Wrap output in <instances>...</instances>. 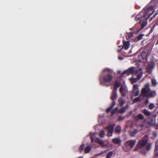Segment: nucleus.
I'll list each match as a JSON object with an SVG mask.
<instances>
[{
	"mask_svg": "<svg viewBox=\"0 0 158 158\" xmlns=\"http://www.w3.org/2000/svg\"><path fill=\"white\" fill-rule=\"evenodd\" d=\"M156 44H158V40H157V42H156Z\"/></svg>",
	"mask_w": 158,
	"mask_h": 158,
	"instance_id": "09e8293b",
	"label": "nucleus"
},
{
	"mask_svg": "<svg viewBox=\"0 0 158 158\" xmlns=\"http://www.w3.org/2000/svg\"><path fill=\"white\" fill-rule=\"evenodd\" d=\"M144 35H143V34H140V35H139L138 36V40H141L142 39V38L143 36Z\"/></svg>",
	"mask_w": 158,
	"mask_h": 158,
	"instance_id": "ea45409f",
	"label": "nucleus"
},
{
	"mask_svg": "<svg viewBox=\"0 0 158 158\" xmlns=\"http://www.w3.org/2000/svg\"><path fill=\"white\" fill-rule=\"evenodd\" d=\"M125 108L126 109L128 108V105H127L125 107Z\"/></svg>",
	"mask_w": 158,
	"mask_h": 158,
	"instance_id": "de8ad7c7",
	"label": "nucleus"
},
{
	"mask_svg": "<svg viewBox=\"0 0 158 158\" xmlns=\"http://www.w3.org/2000/svg\"><path fill=\"white\" fill-rule=\"evenodd\" d=\"M118 59L120 60H122L123 59V58L121 56H118Z\"/></svg>",
	"mask_w": 158,
	"mask_h": 158,
	"instance_id": "c03bdc74",
	"label": "nucleus"
},
{
	"mask_svg": "<svg viewBox=\"0 0 158 158\" xmlns=\"http://www.w3.org/2000/svg\"><path fill=\"white\" fill-rule=\"evenodd\" d=\"M115 124H110L106 129L108 130L107 135L108 136H111L114 130Z\"/></svg>",
	"mask_w": 158,
	"mask_h": 158,
	"instance_id": "0eeeda50",
	"label": "nucleus"
},
{
	"mask_svg": "<svg viewBox=\"0 0 158 158\" xmlns=\"http://www.w3.org/2000/svg\"><path fill=\"white\" fill-rule=\"evenodd\" d=\"M126 110V109L124 107H123L118 110V111L120 113H123L125 112Z\"/></svg>",
	"mask_w": 158,
	"mask_h": 158,
	"instance_id": "c756f323",
	"label": "nucleus"
},
{
	"mask_svg": "<svg viewBox=\"0 0 158 158\" xmlns=\"http://www.w3.org/2000/svg\"><path fill=\"white\" fill-rule=\"evenodd\" d=\"M139 70H137L135 67H132L129 68L123 73V74H126L129 75L131 74H136L138 73Z\"/></svg>",
	"mask_w": 158,
	"mask_h": 158,
	"instance_id": "423d86ee",
	"label": "nucleus"
},
{
	"mask_svg": "<svg viewBox=\"0 0 158 158\" xmlns=\"http://www.w3.org/2000/svg\"><path fill=\"white\" fill-rule=\"evenodd\" d=\"M151 148V144L150 143H148L146 146V149L147 150H150Z\"/></svg>",
	"mask_w": 158,
	"mask_h": 158,
	"instance_id": "e433bc0d",
	"label": "nucleus"
},
{
	"mask_svg": "<svg viewBox=\"0 0 158 158\" xmlns=\"http://www.w3.org/2000/svg\"><path fill=\"white\" fill-rule=\"evenodd\" d=\"M118 108L117 107H115L114 109L112 111L111 115L112 116L114 115V114L118 110Z\"/></svg>",
	"mask_w": 158,
	"mask_h": 158,
	"instance_id": "2f4dec72",
	"label": "nucleus"
},
{
	"mask_svg": "<svg viewBox=\"0 0 158 158\" xmlns=\"http://www.w3.org/2000/svg\"><path fill=\"white\" fill-rule=\"evenodd\" d=\"M147 24V20L145 19V20L143 22L141 28L139 29V31L141 30V29H143Z\"/></svg>",
	"mask_w": 158,
	"mask_h": 158,
	"instance_id": "5701e85b",
	"label": "nucleus"
},
{
	"mask_svg": "<svg viewBox=\"0 0 158 158\" xmlns=\"http://www.w3.org/2000/svg\"><path fill=\"white\" fill-rule=\"evenodd\" d=\"M154 6H152L150 4V3L148 4L146 6L144 7L143 10H155Z\"/></svg>",
	"mask_w": 158,
	"mask_h": 158,
	"instance_id": "dca6fc26",
	"label": "nucleus"
},
{
	"mask_svg": "<svg viewBox=\"0 0 158 158\" xmlns=\"http://www.w3.org/2000/svg\"><path fill=\"white\" fill-rule=\"evenodd\" d=\"M139 89L133 90V94L135 96H137L139 95Z\"/></svg>",
	"mask_w": 158,
	"mask_h": 158,
	"instance_id": "cd10ccee",
	"label": "nucleus"
},
{
	"mask_svg": "<svg viewBox=\"0 0 158 158\" xmlns=\"http://www.w3.org/2000/svg\"><path fill=\"white\" fill-rule=\"evenodd\" d=\"M121 130V127L120 126H117L115 130V132L116 133H120Z\"/></svg>",
	"mask_w": 158,
	"mask_h": 158,
	"instance_id": "a878e982",
	"label": "nucleus"
},
{
	"mask_svg": "<svg viewBox=\"0 0 158 158\" xmlns=\"http://www.w3.org/2000/svg\"><path fill=\"white\" fill-rule=\"evenodd\" d=\"M90 139L91 140V141L92 142H94L95 143H99V142H100L101 140H100L99 138H94L92 137H90Z\"/></svg>",
	"mask_w": 158,
	"mask_h": 158,
	"instance_id": "6ab92c4d",
	"label": "nucleus"
},
{
	"mask_svg": "<svg viewBox=\"0 0 158 158\" xmlns=\"http://www.w3.org/2000/svg\"><path fill=\"white\" fill-rule=\"evenodd\" d=\"M85 147V145L83 143L81 144L79 148V150L80 152H81L84 149V148Z\"/></svg>",
	"mask_w": 158,
	"mask_h": 158,
	"instance_id": "7c9ffc66",
	"label": "nucleus"
},
{
	"mask_svg": "<svg viewBox=\"0 0 158 158\" xmlns=\"http://www.w3.org/2000/svg\"><path fill=\"white\" fill-rule=\"evenodd\" d=\"M103 72H106L107 73V74L105 75L103 77V82L102 83L101 82V84H105L106 83H110L112 80L113 78V76L111 75V73L112 71L109 69L106 68L103 70Z\"/></svg>",
	"mask_w": 158,
	"mask_h": 158,
	"instance_id": "f03ea898",
	"label": "nucleus"
},
{
	"mask_svg": "<svg viewBox=\"0 0 158 158\" xmlns=\"http://www.w3.org/2000/svg\"><path fill=\"white\" fill-rule=\"evenodd\" d=\"M157 113H158V112H157Z\"/></svg>",
	"mask_w": 158,
	"mask_h": 158,
	"instance_id": "864d4df0",
	"label": "nucleus"
},
{
	"mask_svg": "<svg viewBox=\"0 0 158 158\" xmlns=\"http://www.w3.org/2000/svg\"><path fill=\"white\" fill-rule=\"evenodd\" d=\"M134 118L136 121L139 122L140 120H142L144 119V117L142 114H139L135 116Z\"/></svg>",
	"mask_w": 158,
	"mask_h": 158,
	"instance_id": "9b49d317",
	"label": "nucleus"
},
{
	"mask_svg": "<svg viewBox=\"0 0 158 158\" xmlns=\"http://www.w3.org/2000/svg\"><path fill=\"white\" fill-rule=\"evenodd\" d=\"M131 83L133 84L135 83L137 81V79L136 78H131L130 79Z\"/></svg>",
	"mask_w": 158,
	"mask_h": 158,
	"instance_id": "f704fd0d",
	"label": "nucleus"
},
{
	"mask_svg": "<svg viewBox=\"0 0 158 158\" xmlns=\"http://www.w3.org/2000/svg\"><path fill=\"white\" fill-rule=\"evenodd\" d=\"M153 11L150 13L149 10H144L142 18L146 20L148 19L152 14Z\"/></svg>",
	"mask_w": 158,
	"mask_h": 158,
	"instance_id": "1a4fd4ad",
	"label": "nucleus"
},
{
	"mask_svg": "<svg viewBox=\"0 0 158 158\" xmlns=\"http://www.w3.org/2000/svg\"><path fill=\"white\" fill-rule=\"evenodd\" d=\"M106 151H102L100 153L97 154V156H99V155H101V154H104L105 153H106Z\"/></svg>",
	"mask_w": 158,
	"mask_h": 158,
	"instance_id": "79ce46f5",
	"label": "nucleus"
},
{
	"mask_svg": "<svg viewBox=\"0 0 158 158\" xmlns=\"http://www.w3.org/2000/svg\"><path fill=\"white\" fill-rule=\"evenodd\" d=\"M113 154V152L112 151H110L109 152L107 155L106 157L107 158H110Z\"/></svg>",
	"mask_w": 158,
	"mask_h": 158,
	"instance_id": "72a5a7b5",
	"label": "nucleus"
},
{
	"mask_svg": "<svg viewBox=\"0 0 158 158\" xmlns=\"http://www.w3.org/2000/svg\"><path fill=\"white\" fill-rule=\"evenodd\" d=\"M154 65H153V67H152V68H154Z\"/></svg>",
	"mask_w": 158,
	"mask_h": 158,
	"instance_id": "3c124183",
	"label": "nucleus"
},
{
	"mask_svg": "<svg viewBox=\"0 0 158 158\" xmlns=\"http://www.w3.org/2000/svg\"><path fill=\"white\" fill-rule=\"evenodd\" d=\"M155 122V119L154 118H149V121L147 123H146V124L149 127L154 124Z\"/></svg>",
	"mask_w": 158,
	"mask_h": 158,
	"instance_id": "2eb2a0df",
	"label": "nucleus"
},
{
	"mask_svg": "<svg viewBox=\"0 0 158 158\" xmlns=\"http://www.w3.org/2000/svg\"><path fill=\"white\" fill-rule=\"evenodd\" d=\"M144 114L147 116H150L151 115V113L146 109H144L143 111Z\"/></svg>",
	"mask_w": 158,
	"mask_h": 158,
	"instance_id": "c85d7f7f",
	"label": "nucleus"
},
{
	"mask_svg": "<svg viewBox=\"0 0 158 158\" xmlns=\"http://www.w3.org/2000/svg\"><path fill=\"white\" fill-rule=\"evenodd\" d=\"M109 143V141L107 140H106L105 141L101 140L100 142H99V144L102 147L107 148L109 147L108 145Z\"/></svg>",
	"mask_w": 158,
	"mask_h": 158,
	"instance_id": "9d476101",
	"label": "nucleus"
},
{
	"mask_svg": "<svg viewBox=\"0 0 158 158\" xmlns=\"http://www.w3.org/2000/svg\"><path fill=\"white\" fill-rule=\"evenodd\" d=\"M131 35H130V36H129L130 37H131Z\"/></svg>",
	"mask_w": 158,
	"mask_h": 158,
	"instance_id": "8fccbe9b",
	"label": "nucleus"
},
{
	"mask_svg": "<svg viewBox=\"0 0 158 158\" xmlns=\"http://www.w3.org/2000/svg\"><path fill=\"white\" fill-rule=\"evenodd\" d=\"M151 51L149 48H146L141 53L142 58L144 59H146L148 56L149 55Z\"/></svg>",
	"mask_w": 158,
	"mask_h": 158,
	"instance_id": "6e6552de",
	"label": "nucleus"
},
{
	"mask_svg": "<svg viewBox=\"0 0 158 158\" xmlns=\"http://www.w3.org/2000/svg\"><path fill=\"white\" fill-rule=\"evenodd\" d=\"M148 139V137L147 135H145L142 139L139 141L137 146L134 149L135 151H137L139 148H141L144 147L147 143Z\"/></svg>",
	"mask_w": 158,
	"mask_h": 158,
	"instance_id": "20e7f679",
	"label": "nucleus"
},
{
	"mask_svg": "<svg viewBox=\"0 0 158 158\" xmlns=\"http://www.w3.org/2000/svg\"><path fill=\"white\" fill-rule=\"evenodd\" d=\"M147 71L149 73H152V71L150 70H148L147 69Z\"/></svg>",
	"mask_w": 158,
	"mask_h": 158,
	"instance_id": "a18cd8bd",
	"label": "nucleus"
},
{
	"mask_svg": "<svg viewBox=\"0 0 158 158\" xmlns=\"http://www.w3.org/2000/svg\"><path fill=\"white\" fill-rule=\"evenodd\" d=\"M122 48H123V47H122L121 48V49H120L119 50H118V52H120L121 50L122 49Z\"/></svg>",
	"mask_w": 158,
	"mask_h": 158,
	"instance_id": "49530a36",
	"label": "nucleus"
},
{
	"mask_svg": "<svg viewBox=\"0 0 158 158\" xmlns=\"http://www.w3.org/2000/svg\"><path fill=\"white\" fill-rule=\"evenodd\" d=\"M138 85L137 84H135L133 86V90L139 89L138 88Z\"/></svg>",
	"mask_w": 158,
	"mask_h": 158,
	"instance_id": "c9c22d12",
	"label": "nucleus"
},
{
	"mask_svg": "<svg viewBox=\"0 0 158 158\" xmlns=\"http://www.w3.org/2000/svg\"><path fill=\"white\" fill-rule=\"evenodd\" d=\"M140 73L137 76L138 80H139L142 77V75L143 73L142 69H140Z\"/></svg>",
	"mask_w": 158,
	"mask_h": 158,
	"instance_id": "b1692460",
	"label": "nucleus"
},
{
	"mask_svg": "<svg viewBox=\"0 0 158 158\" xmlns=\"http://www.w3.org/2000/svg\"><path fill=\"white\" fill-rule=\"evenodd\" d=\"M105 133L103 131H101L99 133V136L101 138H103L104 137Z\"/></svg>",
	"mask_w": 158,
	"mask_h": 158,
	"instance_id": "bb28decb",
	"label": "nucleus"
},
{
	"mask_svg": "<svg viewBox=\"0 0 158 158\" xmlns=\"http://www.w3.org/2000/svg\"><path fill=\"white\" fill-rule=\"evenodd\" d=\"M158 140H157L156 143V145L155 150L154 151V154L155 156L156 157L158 156Z\"/></svg>",
	"mask_w": 158,
	"mask_h": 158,
	"instance_id": "a211bd4d",
	"label": "nucleus"
},
{
	"mask_svg": "<svg viewBox=\"0 0 158 158\" xmlns=\"http://www.w3.org/2000/svg\"><path fill=\"white\" fill-rule=\"evenodd\" d=\"M155 105L154 104L151 103L149 106V108L151 109H152L154 108Z\"/></svg>",
	"mask_w": 158,
	"mask_h": 158,
	"instance_id": "58836bf2",
	"label": "nucleus"
},
{
	"mask_svg": "<svg viewBox=\"0 0 158 158\" xmlns=\"http://www.w3.org/2000/svg\"><path fill=\"white\" fill-rule=\"evenodd\" d=\"M149 103V100L148 99H146L145 101V104H147Z\"/></svg>",
	"mask_w": 158,
	"mask_h": 158,
	"instance_id": "37998d69",
	"label": "nucleus"
},
{
	"mask_svg": "<svg viewBox=\"0 0 158 158\" xmlns=\"http://www.w3.org/2000/svg\"><path fill=\"white\" fill-rule=\"evenodd\" d=\"M117 97L118 95L116 92L115 90L113 91L110 98L113 102L110 106L106 110V112L107 113L110 112L114 107V105H115V102L114 101V100L117 98Z\"/></svg>",
	"mask_w": 158,
	"mask_h": 158,
	"instance_id": "39448f33",
	"label": "nucleus"
},
{
	"mask_svg": "<svg viewBox=\"0 0 158 158\" xmlns=\"http://www.w3.org/2000/svg\"><path fill=\"white\" fill-rule=\"evenodd\" d=\"M152 18H151V19H150V20H151V19H152Z\"/></svg>",
	"mask_w": 158,
	"mask_h": 158,
	"instance_id": "603ef678",
	"label": "nucleus"
},
{
	"mask_svg": "<svg viewBox=\"0 0 158 158\" xmlns=\"http://www.w3.org/2000/svg\"><path fill=\"white\" fill-rule=\"evenodd\" d=\"M119 90L120 93L123 96H125L127 93L128 92V90L127 88L123 87L122 86L120 88Z\"/></svg>",
	"mask_w": 158,
	"mask_h": 158,
	"instance_id": "4468645a",
	"label": "nucleus"
},
{
	"mask_svg": "<svg viewBox=\"0 0 158 158\" xmlns=\"http://www.w3.org/2000/svg\"><path fill=\"white\" fill-rule=\"evenodd\" d=\"M112 141L114 144L120 146L122 141L120 138L118 137L114 138L112 139Z\"/></svg>",
	"mask_w": 158,
	"mask_h": 158,
	"instance_id": "f8f14e48",
	"label": "nucleus"
},
{
	"mask_svg": "<svg viewBox=\"0 0 158 158\" xmlns=\"http://www.w3.org/2000/svg\"><path fill=\"white\" fill-rule=\"evenodd\" d=\"M119 85L120 83L118 82H116L114 85V89H116L119 87Z\"/></svg>",
	"mask_w": 158,
	"mask_h": 158,
	"instance_id": "473e14b6",
	"label": "nucleus"
},
{
	"mask_svg": "<svg viewBox=\"0 0 158 158\" xmlns=\"http://www.w3.org/2000/svg\"><path fill=\"white\" fill-rule=\"evenodd\" d=\"M150 84L147 83L141 90V93L144 96L147 98H152L156 95V92L154 90H151L150 88Z\"/></svg>",
	"mask_w": 158,
	"mask_h": 158,
	"instance_id": "f257e3e1",
	"label": "nucleus"
},
{
	"mask_svg": "<svg viewBox=\"0 0 158 158\" xmlns=\"http://www.w3.org/2000/svg\"><path fill=\"white\" fill-rule=\"evenodd\" d=\"M118 101L119 104L121 106H122L125 102V101L121 98H120L118 99Z\"/></svg>",
	"mask_w": 158,
	"mask_h": 158,
	"instance_id": "412c9836",
	"label": "nucleus"
},
{
	"mask_svg": "<svg viewBox=\"0 0 158 158\" xmlns=\"http://www.w3.org/2000/svg\"><path fill=\"white\" fill-rule=\"evenodd\" d=\"M124 119V118L122 116H119L118 118V120L119 121H122Z\"/></svg>",
	"mask_w": 158,
	"mask_h": 158,
	"instance_id": "a19ab883",
	"label": "nucleus"
},
{
	"mask_svg": "<svg viewBox=\"0 0 158 158\" xmlns=\"http://www.w3.org/2000/svg\"><path fill=\"white\" fill-rule=\"evenodd\" d=\"M141 100L140 98L139 97H137L135 98L133 100V102H137L140 101Z\"/></svg>",
	"mask_w": 158,
	"mask_h": 158,
	"instance_id": "4c0bfd02",
	"label": "nucleus"
},
{
	"mask_svg": "<svg viewBox=\"0 0 158 158\" xmlns=\"http://www.w3.org/2000/svg\"><path fill=\"white\" fill-rule=\"evenodd\" d=\"M151 82L153 86H155L157 84V81L155 79H152L151 80Z\"/></svg>",
	"mask_w": 158,
	"mask_h": 158,
	"instance_id": "393cba45",
	"label": "nucleus"
},
{
	"mask_svg": "<svg viewBox=\"0 0 158 158\" xmlns=\"http://www.w3.org/2000/svg\"><path fill=\"white\" fill-rule=\"evenodd\" d=\"M136 126L137 127H148V126L146 124L145 121H144L142 123H139V122H137L135 123Z\"/></svg>",
	"mask_w": 158,
	"mask_h": 158,
	"instance_id": "ddd939ff",
	"label": "nucleus"
},
{
	"mask_svg": "<svg viewBox=\"0 0 158 158\" xmlns=\"http://www.w3.org/2000/svg\"><path fill=\"white\" fill-rule=\"evenodd\" d=\"M138 131L136 129H134L132 131H131L129 132L130 135L131 137H134L135 135L138 133Z\"/></svg>",
	"mask_w": 158,
	"mask_h": 158,
	"instance_id": "aec40b11",
	"label": "nucleus"
},
{
	"mask_svg": "<svg viewBox=\"0 0 158 158\" xmlns=\"http://www.w3.org/2000/svg\"><path fill=\"white\" fill-rule=\"evenodd\" d=\"M130 44L129 43V42L128 41H123V48L125 49H127L130 46Z\"/></svg>",
	"mask_w": 158,
	"mask_h": 158,
	"instance_id": "f3484780",
	"label": "nucleus"
},
{
	"mask_svg": "<svg viewBox=\"0 0 158 158\" xmlns=\"http://www.w3.org/2000/svg\"><path fill=\"white\" fill-rule=\"evenodd\" d=\"M136 143V140H131L126 141L122 147L123 149L126 152H128L134 147Z\"/></svg>",
	"mask_w": 158,
	"mask_h": 158,
	"instance_id": "7ed1b4c3",
	"label": "nucleus"
},
{
	"mask_svg": "<svg viewBox=\"0 0 158 158\" xmlns=\"http://www.w3.org/2000/svg\"><path fill=\"white\" fill-rule=\"evenodd\" d=\"M91 149V147L90 146H88L86 147L84 150L85 152L86 153H88L89 152Z\"/></svg>",
	"mask_w": 158,
	"mask_h": 158,
	"instance_id": "4be33fe9",
	"label": "nucleus"
}]
</instances>
